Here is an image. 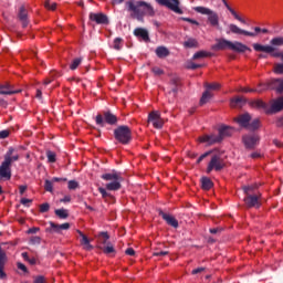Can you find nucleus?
Listing matches in <instances>:
<instances>
[{
	"label": "nucleus",
	"instance_id": "9b49d317",
	"mask_svg": "<svg viewBox=\"0 0 283 283\" xmlns=\"http://www.w3.org/2000/svg\"><path fill=\"white\" fill-rule=\"evenodd\" d=\"M148 123H151L153 127L155 129H163V126L165 125V119L160 117V112L158 111H153L148 115Z\"/></svg>",
	"mask_w": 283,
	"mask_h": 283
},
{
	"label": "nucleus",
	"instance_id": "680f3d73",
	"mask_svg": "<svg viewBox=\"0 0 283 283\" xmlns=\"http://www.w3.org/2000/svg\"><path fill=\"white\" fill-rule=\"evenodd\" d=\"M27 190H28V186H20L19 187L20 196H23Z\"/></svg>",
	"mask_w": 283,
	"mask_h": 283
},
{
	"label": "nucleus",
	"instance_id": "f8f14e48",
	"mask_svg": "<svg viewBox=\"0 0 283 283\" xmlns=\"http://www.w3.org/2000/svg\"><path fill=\"white\" fill-rule=\"evenodd\" d=\"M159 6H165L176 12V14H182V9H180V1L179 0H156Z\"/></svg>",
	"mask_w": 283,
	"mask_h": 283
},
{
	"label": "nucleus",
	"instance_id": "423d86ee",
	"mask_svg": "<svg viewBox=\"0 0 283 283\" xmlns=\"http://www.w3.org/2000/svg\"><path fill=\"white\" fill-rule=\"evenodd\" d=\"M102 179L106 180V189L108 191H118L120 189V175L118 172H109L102 175Z\"/></svg>",
	"mask_w": 283,
	"mask_h": 283
},
{
	"label": "nucleus",
	"instance_id": "69168bd1",
	"mask_svg": "<svg viewBox=\"0 0 283 283\" xmlns=\"http://www.w3.org/2000/svg\"><path fill=\"white\" fill-rule=\"evenodd\" d=\"M135 253H136V251H134V249H132V248H128L126 250V255H135Z\"/></svg>",
	"mask_w": 283,
	"mask_h": 283
},
{
	"label": "nucleus",
	"instance_id": "aec40b11",
	"mask_svg": "<svg viewBox=\"0 0 283 283\" xmlns=\"http://www.w3.org/2000/svg\"><path fill=\"white\" fill-rule=\"evenodd\" d=\"M76 233H78L81 239V244H83L85 251H92L93 247L92 244H90V239H87V237L81 232V230H76Z\"/></svg>",
	"mask_w": 283,
	"mask_h": 283
},
{
	"label": "nucleus",
	"instance_id": "f704fd0d",
	"mask_svg": "<svg viewBox=\"0 0 283 283\" xmlns=\"http://www.w3.org/2000/svg\"><path fill=\"white\" fill-rule=\"evenodd\" d=\"M55 216H57V218H61L62 220H65L67 218V210L65 209H57L55 210Z\"/></svg>",
	"mask_w": 283,
	"mask_h": 283
},
{
	"label": "nucleus",
	"instance_id": "39448f33",
	"mask_svg": "<svg viewBox=\"0 0 283 283\" xmlns=\"http://www.w3.org/2000/svg\"><path fill=\"white\" fill-rule=\"evenodd\" d=\"M216 48L217 50H232V52H247V50L251 52V49L245 44L238 41L232 42L226 39L218 40Z\"/></svg>",
	"mask_w": 283,
	"mask_h": 283
},
{
	"label": "nucleus",
	"instance_id": "58836bf2",
	"mask_svg": "<svg viewBox=\"0 0 283 283\" xmlns=\"http://www.w3.org/2000/svg\"><path fill=\"white\" fill-rule=\"evenodd\" d=\"M44 8H46V10H56V2H51L50 0H46L44 2Z\"/></svg>",
	"mask_w": 283,
	"mask_h": 283
},
{
	"label": "nucleus",
	"instance_id": "864d4df0",
	"mask_svg": "<svg viewBox=\"0 0 283 283\" xmlns=\"http://www.w3.org/2000/svg\"><path fill=\"white\" fill-rule=\"evenodd\" d=\"M78 188V182L75 180H70L69 181V189H77Z\"/></svg>",
	"mask_w": 283,
	"mask_h": 283
},
{
	"label": "nucleus",
	"instance_id": "bf43d9fd",
	"mask_svg": "<svg viewBox=\"0 0 283 283\" xmlns=\"http://www.w3.org/2000/svg\"><path fill=\"white\" fill-rule=\"evenodd\" d=\"M21 205H23L24 207H30V202H32L30 199H25V198H22L20 200Z\"/></svg>",
	"mask_w": 283,
	"mask_h": 283
},
{
	"label": "nucleus",
	"instance_id": "b1692460",
	"mask_svg": "<svg viewBox=\"0 0 283 283\" xmlns=\"http://www.w3.org/2000/svg\"><path fill=\"white\" fill-rule=\"evenodd\" d=\"M23 28L28 27V10H25V7H21L18 14Z\"/></svg>",
	"mask_w": 283,
	"mask_h": 283
},
{
	"label": "nucleus",
	"instance_id": "3c124183",
	"mask_svg": "<svg viewBox=\"0 0 283 283\" xmlns=\"http://www.w3.org/2000/svg\"><path fill=\"white\" fill-rule=\"evenodd\" d=\"M40 211H41L42 213H45V212L50 211V205H49V203H42V205L40 206Z\"/></svg>",
	"mask_w": 283,
	"mask_h": 283
},
{
	"label": "nucleus",
	"instance_id": "5701e85b",
	"mask_svg": "<svg viewBox=\"0 0 283 283\" xmlns=\"http://www.w3.org/2000/svg\"><path fill=\"white\" fill-rule=\"evenodd\" d=\"M134 34L138 36V39H143V41H149V32L143 28L135 29Z\"/></svg>",
	"mask_w": 283,
	"mask_h": 283
},
{
	"label": "nucleus",
	"instance_id": "ddd939ff",
	"mask_svg": "<svg viewBox=\"0 0 283 283\" xmlns=\"http://www.w3.org/2000/svg\"><path fill=\"white\" fill-rule=\"evenodd\" d=\"M260 143V137L256 134H250L243 136V144L245 145L247 149H253L258 147Z\"/></svg>",
	"mask_w": 283,
	"mask_h": 283
},
{
	"label": "nucleus",
	"instance_id": "9d476101",
	"mask_svg": "<svg viewBox=\"0 0 283 283\" xmlns=\"http://www.w3.org/2000/svg\"><path fill=\"white\" fill-rule=\"evenodd\" d=\"M213 169L214 171H220L224 169V160H222V157L220 156V154L213 155L211 157V160L207 167V174H211Z\"/></svg>",
	"mask_w": 283,
	"mask_h": 283
},
{
	"label": "nucleus",
	"instance_id": "2eb2a0df",
	"mask_svg": "<svg viewBox=\"0 0 283 283\" xmlns=\"http://www.w3.org/2000/svg\"><path fill=\"white\" fill-rule=\"evenodd\" d=\"M229 30L232 34H243L244 36H258L256 33L240 29V27L235 24H229Z\"/></svg>",
	"mask_w": 283,
	"mask_h": 283
},
{
	"label": "nucleus",
	"instance_id": "cd10ccee",
	"mask_svg": "<svg viewBox=\"0 0 283 283\" xmlns=\"http://www.w3.org/2000/svg\"><path fill=\"white\" fill-rule=\"evenodd\" d=\"M201 187L206 191H209V189H211V187H213V182L211 181V179L203 177V178H201Z\"/></svg>",
	"mask_w": 283,
	"mask_h": 283
},
{
	"label": "nucleus",
	"instance_id": "49530a36",
	"mask_svg": "<svg viewBox=\"0 0 283 283\" xmlns=\"http://www.w3.org/2000/svg\"><path fill=\"white\" fill-rule=\"evenodd\" d=\"M211 154H213V150H210V151H207L205 154H202L198 160H197V164L200 165V163H202V160H205V158H207V156H211Z\"/></svg>",
	"mask_w": 283,
	"mask_h": 283
},
{
	"label": "nucleus",
	"instance_id": "a18cd8bd",
	"mask_svg": "<svg viewBox=\"0 0 283 283\" xmlns=\"http://www.w3.org/2000/svg\"><path fill=\"white\" fill-rule=\"evenodd\" d=\"M49 163H56V155L52 151L46 153Z\"/></svg>",
	"mask_w": 283,
	"mask_h": 283
},
{
	"label": "nucleus",
	"instance_id": "09e8293b",
	"mask_svg": "<svg viewBox=\"0 0 283 283\" xmlns=\"http://www.w3.org/2000/svg\"><path fill=\"white\" fill-rule=\"evenodd\" d=\"M96 124L99 125L101 127H105V120L103 119V115L96 116Z\"/></svg>",
	"mask_w": 283,
	"mask_h": 283
},
{
	"label": "nucleus",
	"instance_id": "473e14b6",
	"mask_svg": "<svg viewBox=\"0 0 283 283\" xmlns=\"http://www.w3.org/2000/svg\"><path fill=\"white\" fill-rule=\"evenodd\" d=\"M185 48H198V40L190 38L184 42Z\"/></svg>",
	"mask_w": 283,
	"mask_h": 283
},
{
	"label": "nucleus",
	"instance_id": "e433bc0d",
	"mask_svg": "<svg viewBox=\"0 0 283 283\" xmlns=\"http://www.w3.org/2000/svg\"><path fill=\"white\" fill-rule=\"evenodd\" d=\"M270 43H271V45L280 48V46L283 45V38H280V36L279 38H273Z\"/></svg>",
	"mask_w": 283,
	"mask_h": 283
},
{
	"label": "nucleus",
	"instance_id": "0eeeda50",
	"mask_svg": "<svg viewBox=\"0 0 283 283\" xmlns=\"http://www.w3.org/2000/svg\"><path fill=\"white\" fill-rule=\"evenodd\" d=\"M116 140L122 145H127L132 140V130L127 126H119L114 132Z\"/></svg>",
	"mask_w": 283,
	"mask_h": 283
},
{
	"label": "nucleus",
	"instance_id": "393cba45",
	"mask_svg": "<svg viewBox=\"0 0 283 283\" xmlns=\"http://www.w3.org/2000/svg\"><path fill=\"white\" fill-rule=\"evenodd\" d=\"M161 216L164 220L167 222V224L174 227V229H178V220H176V218L167 213H161Z\"/></svg>",
	"mask_w": 283,
	"mask_h": 283
},
{
	"label": "nucleus",
	"instance_id": "de8ad7c7",
	"mask_svg": "<svg viewBox=\"0 0 283 283\" xmlns=\"http://www.w3.org/2000/svg\"><path fill=\"white\" fill-rule=\"evenodd\" d=\"M274 72H275L276 74H283V63H277V64H275V66H274Z\"/></svg>",
	"mask_w": 283,
	"mask_h": 283
},
{
	"label": "nucleus",
	"instance_id": "bb28decb",
	"mask_svg": "<svg viewBox=\"0 0 283 283\" xmlns=\"http://www.w3.org/2000/svg\"><path fill=\"white\" fill-rule=\"evenodd\" d=\"M211 98H213V93H211V91L206 90V92L202 94L200 98V105H207V103H209Z\"/></svg>",
	"mask_w": 283,
	"mask_h": 283
},
{
	"label": "nucleus",
	"instance_id": "20e7f679",
	"mask_svg": "<svg viewBox=\"0 0 283 283\" xmlns=\"http://www.w3.org/2000/svg\"><path fill=\"white\" fill-rule=\"evenodd\" d=\"M252 107H256L258 109H263L265 114H277V112H282L283 109V97H279L276 99L271 101V106L266 103L262 102V99H256L251 103Z\"/></svg>",
	"mask_w": 283,
	"mask_h": 283
},
{
	"label": "nucleus",
	"instance_id": "f3484780",
	"mask_svg": "<svg viewBox=\"0 0 283 283\" xmlns=\"http://www.w3.org/2000/svg\"><path fill=\"white\" fill-rule=\"evenodd\" d=\"M253 50H255V52H265V54H269L271 52H275V49L272 45H263L260 43H254L253 44Z\"/></svg>",
	"mask_w": 283,
	"mask_h": 283
},
{
	"label": "nucleus",
	"instance_id": "4468645a",
	"mask_svg": "<svg viewBox=\"0 0 283 283\" xmlns=\"http://www.w3.org/2000/svg\"><path fill=\"white\" fill-rule=\"evenodd\" d=\"M67 229H70V223L56 224L51 221L48 231H50V233H61V231H67Z\"/></svg>",
	"mask_w": 283,
	"mask_h": 283
},
{
	"label": "nucleus",
	"instance_id": "4d7b16f0",
	"mask_svg": "<svg viewBox=\"0 0 283 283\" xmlns=\"http://www.w3.org/2000/svg\"><path fill=\"white\" fill-rule=\"evenodd\" d=\"M98 191L102 195V198H108L109 193L105 188H98Z\"/></svg>",
	"mask_w": 283,
	"mask_h": 283
},
{
	"label": "nucleus",
	"instance_id": "c85d7f7f",
	"mask_svg": "<svg viewBox=\"0 0 283 283\" xmlns=\"http://www.w3.org/2000/svg\"><path fill=\"white\" fill-rule=\"evenodd\" d=\"M272 90L276 92H283V80H272Z\"/></svg>",
	"mask_w": 283,
	"mask_h": 283
},
{
	"label": "nucleus",
	"instance_id": "a211bd4d",
	"mask_svg": "<svg viewBox=\"0 0 283 283\" xmlns=\"http://www.w3.org/2000/svg\"><path fill=\"white\" fill-rule=\"evenodd\" d=\"M237 123L241 126V127H245L247 129L249 128V124L251 123V115H249V113H245L243 115H240L237 118Z\"/></svg>",
	"mask_w": 283,
	"mask_h": 283
},
{
	"label": "nucleus",
	"instance_id": "5fc2aeb1",
	"mask_svg": "<svg viewBox=\"0 0 283 283\" xmlns=\"http://www.w3.org/2000/svg\"><path fill=\"white\" fill-rule=\"evenodd\" d=\"M271 56H274V59H281L283 61V52H271Z\"/></svg>",
	"mask_w": 283,
	"mask_h": 283
},
{
	"label": "nucleus",
	"instance_id": "a19ab883",
	"mask_svg": "<svg viewBox=\"0 0 283 283\" xmlns=\"http://www.w3.org/2000/svg\"><path fill=\"white\" fill-rule=\"evenodd\" d=\"M82 59L81 57H77L75 60H73V62L71 63V70H76V67H78L82 63Z\"/></svg>",
	"mask_w": 283,
	"mask_h": 283
},
{
	"label": "nucleus",
	"instance_id": "4be33fe9",
	"mask_svg": "<svg viewBox=\"0 0 283 283\" xmlns=\"http://www.w3.org/2000/svg\"><path fill=\"white\" fill-rule=\"evenodd\" d=\"M20 90H14L10 86V84L0 85V94L12 95L19 94Z\"/></svg>",
	"mask_w": 283,
	"mask_h": 283
},
{
	"label": "nucleus",
	"instance_id": "c03bdc74",
	"mask_svg": "<svg viewBox=\"0 0 283 283\" xmlns=\"http://www.w3.org/2000/svg\"><path fill=\"white\" fill-rule=\"evenodd\" d=\"M53 185H54L53 180H45L44 187H45L46 191H52L54 189Z\"/></svg>",
	"mask_w": 283,
	"mask_h": 283
},
{
	"label": "nucleus",
	"instance_id": "79ce46f5",
	"mask_svg": "<svg viewBox=\"0 0 283 283\" xmlns=\"http://www.w3.org/2000/svg\"><path fill=\"white\" fill-rule=\"evenodd\" d=\"M208 56V53L205 51H199L197 53L193 54V59L198 60V59H205Z\"/></svg>",
	"mask_w": 283,
	"mask_h": 283
},
{
	"label": "nucleus",
	"instance_id": "6e6552de",
	"mask_svg": "<svg viewBox=\"0 0 283 283\" xmlns=\"http://www.w3.org/2000/svg\"><path fill=\"white\" fill-rule=\"evenodd\" d=\"M258 186H244L243 190L244 193H247V197L244 198V202L247 207H255L256 209L260 208V197L255 195H249L253 189H255Z\"/></svg>",
	"mask_w": 283,
	"mask_h": 283
},
{
	"label": "nucleus",
	"instance_id": "1a4fd4ad",
	"mask_svg": "<svg viewBox=\"0 0 283 283\" xmlns=\"http://www.w3.org/2000/svg\"><path fill=\"white\" fill-rule=\"evenodd\" d=\"M195 12H198L199 14H207L208 21L211 25L214 28L219 25L220 20L218 18V13H216L213 10L207 8V7H196Z\"/></svg>",
	"mask_w": 283,
	"mask_h": 283
},
{
	"label": "nucleus",
	"instance_id": "f03ea898",
	"mask_svg": "<svg viewBox=\"0 0 283 283\" xmlns=\"http://www.w3.org/2000/svg\"><path fill=\"white\" fill-rule=\"evenodd\" d=\"M19 160V154L14 153V148H9L4 155V160L0 165V178L10 180L12 178V163Z\"/></svg>",
	"mask_w": 283,
	"mask_h": 283
},
{
	"label": "nucleus",
	"instance_id": "c9c22d12",
	"mask_svg": "<svg viewBox=\"0 0 283 283\" xmlns=\"http://www.w3.org/2000/svg\"><path fill=\"white\" fill-rule=\"evenodd\" d=\"M101 249L107 255H109V253H114V245H112L111 243H107L106 245L101 247Z\"/></svg>",
	"mask_w": 283,
	"mask_h": 283
},
{
	"label": "nucleus",
	"instance_id": "c756f323",
	"mask_svg": "<svg viewBox=\"0 0 283 283\" xmlns=\"http://www.w3.org/2000/svg\"><path fill=\"white\" fill-rule=\"evenodd\" d=\"M265 90H273L272 82H269L268 84H260L256 88H254V92L261 94V92H264Z\"/></svg>",
	"mask_w": 283,
	"mask_h": 283
},
{
	"label": "nucleus",
	"instance_id": "7c9ffc66",
	"mask_svg": "<svg viewBox=\"0 0 283 283\" xmlns=\"http://www.w3.org/2000/svg\"><path fill=\"white\" fill-rule=\"evenodd\" d=\"M104 118L108 123V125H114L117 120L116 115H114L109 112L104 113Z\"/></svg>",
	"mask_w": 283,
	"mask_h": 283
},
{
	"label": "nucleus",
	"instance_id": "dca6fc26",
	"mask_svg": "<svg viewBox=\"0 0 283 283\" xmlns=\"http://www.w3.org/2000/svg\"><path fill=\"white\" fill-rule=\"evenodd\" d=\"M91 21H95V23L105 25L108 23L107 15L103 13H91L90 14Z\"/></svg>",
	"mask_w": 283,
	"mask_h": 283
},
{
	"label": "nucleus",
	"instance_id": "412c9836",
	"mask_svg": "<svg viewBox=\"0 0 283 283\" xmlns=\"http://www.w3.org/2000/svg\"><path fill=\"white\" fill-rule=\"evenodd\" d=\"M222 1H223V6L227 8V10H229L230 14H232V17L237 19V21H239L240 23H247V21L242 17H240V14H238V12H235V10L231 8V6H229L227 0H222Z\"/></svg>",
	"mask_w": 283,
	"mask_h": 283
},
{
	"label": "nucleus",
	"instance_id": "ea45409f",
	"mask_svg": "<svg viewBox=\"0 0 283 283\" xmlns=\"http://www.w3.org/2000/svg\"><path fill=\"white\" fill-rule=\"evenodd\" d=\"M107 240H109V234H107V232H102L99 234V242L102 244H107Z\"/></svg>",
	"mask_w": 283,
	"mask_h": 283
},
{
	"label": "nucleus",
	"instance_id": "72a5a7b5",
	"mask_svg": "<svg viewBox=\"0 0 283 283\" xmlns=\"http://www.w3.org/2000/svg\"><path fill=\"white\" fill-rule=\"evenodd\" d=\"M260 127V120L258 118L253 119L249 125L248 129L254 132V129H259Z\"/></svg>",
	"mask_w": 283,
	"mask_h": 283
},
{
	"label": "nucleus",
	"instance_id": "13d9d810",
	"mask_svg": "<svg viewBox=\"0 0 283 283\" xmlns=\"http://www.w3.org/2000/svg\"><path fill=\"white\" fill-rule=\"evenodd\" d=\"M8 136H10V130L0 132V139L8 138Z\"/></svg>",
	"mask_w": 283,
	"mask_h": 283
},
{
	"label": "nucleus",
	"instance_id": "6ab92c4d",
	"mask_svg": "<svg viewBox=\"0 0 283 283\" xmlns=\"http://www.w3.org/2000/svg\"><path fill=\"white\" fill-rule=\"evenodd\" d=\"M6 260H8V256L6 255V251L0 248V279L1 280L6 277V272H3V265L6 264Z\"/></svg>",
	"mask_w": 283,
	"mask_h": 283
},
{
	"label": "nucleus",
	"instance_id": "774afa93",
	"mask_svg": "<svg viewBox=\"0 0 283 283\" xmlns=\"http://www.w3.org/2000/svg\"><path fill=\"white\" fill-rule=\"evenodd\" d=\"M276 126H277V127H283V116L277 119Z\"/></svg>",
	"mask_w": 283,
	"mask_h": 283
},
{
	"label": "nucleus",
	"instance_id": "052dcab7",
	"mask_svg": "<svg viewBox=\"0 0 283 283\" xmlns=\"http://www.w3.org/2000/svg\"><path fill=\"white\" fill-rule=\"evenodd\" d=\"M34 283H45V277H43V276H36V277L34 279Z\"/></svg>",
	"mask_w": 283,
	"mask_h": 283
},
{
	"label": "nucleus",
	"instance_id": "8fccbe9b",
	"mask_svg": "<svg viewBox=\"0 0 283 283\" xmlns=\"http://www.w3.org/2000/svg\"><path fill=\"white\" fill-rule=\"evenodd\" d=\"M181 21H187V23H191L192 25H200L198 21L191 19V18H180Z\"/></svg>",
	"mask_w": 283,
	"mask_h": 283
},
{
	"label": "nucleus",
	"instance_id": "f257e3e1",
	"mask_svg": "<svg viewBox=\"0 0 283 283\" xmlns=\"http://www.w3.org/2000/svg\"><path fill=\"white\" fill-rule=\"evenodd\" d=\"M126 7L128 12H130V17L137 19V21H143L144 17H154L155 14L154 7L145 1H127Z\"/></svg>",
	"mask_w": 283,
	"mask_h": 283
},
{
	"label": "nucleus",
	"instance_id": "6e6d98bb",
	"mask_svg": "<svg viewBox=\"0 0 283 283\" xmlns=\"http://www.w3.org/2000/svg\"><path fill=\"white\" fill-rule=\"evenodd\" d=\"M30 242H31V244H41V238L40 237H31Z\"/></svg>",
	"mask_w": 283,
	"mask_h": 283
},
{
	"label": "nucleus",
	"instance_id": "e2e57ef3",
	"mask_svg": "<svg viewBox=\"0 0 283 283\" xmlns=\"http://www.w3.org/2000/svg\"><path fill=\"white\" fill-rule=\"evenodd\" d=\"M18 269H19L20 271H23L24 273L28 272V268H25V265H24L23 263H18Z\"/></svg>",
	"mask_w": 283,
	"mask_h": 283
},
{
	"label": "nucleus",
	"instance_id": "2f4dec72",
	"mask_svg": "<svg viewBox=\"0 0 283 283\" xmlns=\"http://www.w3.org/2000/svg\"><path fill=\"white\" fill-rule=\"evenodd\" d=\"M243 103H244L243 97H234L231 99L230 105L231 107H242Z\"/></svg>",
	"mask_w": 283,
	"mask_h": 283
},
{
	"label": "nucleus",
	"instance_id": "338daca9",
	"mask_svg": "<svg viewBox=\"0 0 283 283\" xmlns=\"http://www.w3.org/2000/svg\"><path fill=\"white\" fill-rule=\"evenodd\" d=\"M72 201V197L70 196H65L63 199L60 200V202H71Z\"/></svg>",
	"mask_w": 283,
	"mask_h": 283
},
{
	"label": "nucleus",
	"instance_id": "a878e982",
	"mask_svg": "<svg viewBox=\"0 0 283 283\" xmlns=\"http://www.w3.org/2000/svg\"><path fill=\"white\" fill-rule=\"evenodd\" d=\"M155 52L158 59H167L169 55V49L166 46H158Z\"/></svg>",
	"mask_w": 283,
	"mask_h": 283
},
{
	"label": "nucleus",
	"instance_id": "7ed1b4c3",
	"mask_svg": "<svg viewBox=\"0 0 283 283\" xmlns=\"http://www.w3.org/2000/svg\"><path fill=\"white\" fill-rule=\"evenodd\" d=\"M234 132L235 129L233 127L222 125L219 128L218 135H203L198 138V142L203 143L206 145H216V143H222V140L227 138V136H231Z\"/></svg>",
	"mask_w": 283,
	"mask_h": 283
},
{
	"label": "nucleus",
	"instance_id": "4c0bfd02",
	"mask_svg": "<svg viewBox=\"0 0 283 283\" xmlns=\"http://www.w3.org/2000/svg\"><path fill=\"white\" fill-rule=\"evenodd\" d=\"M220 88L219 83L206 84V91L211 92V90L217 91Z\"/></svg>",
	"mask_w": 283,
	"mask_h": 283
},
{
	"label": "nucleus",
	"instance_id": "37998d69",
	"mask_svg": "<svg viewBox=\"0 0 283 283\" xmlns=\"http://www.w3.org/2000/svg\"><path fill=\"white\" fill-rule=\"evenodd\" d=\"M123 48V40L120 38H116L114 40V49L115 50H120Z\"/></svg>",
	"mask_w": 283,
	"mask_h": 283
},
{
	"label": "nucleus",
	"instance_id": "0e129e2a",
	"mask_svg": "<svg viewBox=\"0 0 283 283\" xmlns=\"http://www.w3.org/2000/svg\"><path fill=\"white\" fill-rule=\"evenodd\" d=\"M39 231H40L39 228H30V229L28 230V233H29V234H34V233H39Z\"/></svg>",
	"mask_w": 283,
	"mask_h": 283
},
{
	"label": "nucleus",
	"instance_id": "603ef678",
	"mask_svg": "<svg viewBox=\"0 0 283 283\" xmlns=\"http://www.w3.org/2000/svg\"><path fill=\"white\" fill-rule=\"evenodd\" d=\"M153 73L155 76H160L164 74L163 69L157 67V66L153 67Z\"/></svg>",
	"mask_w": 283,
	"mask_h": 283
}]
</instances>
